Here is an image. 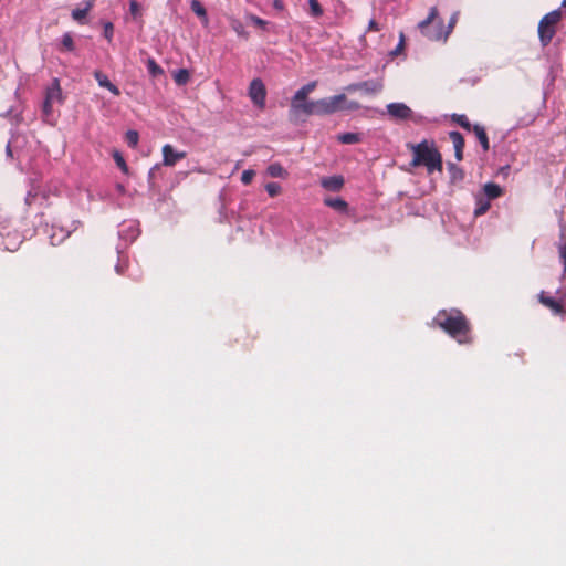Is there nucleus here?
Here are the masks:
<instances>
[{
  "label": "nucleus",
  "mask_w": 566,
  "mask_h": 566,
  "mask_svg": "<svg viewBox=\"0 0 566 566\" xmlns=\"http://www.w3.org/2000/svg\"><path fill=\"white\" fill-rule=\"evenodd\" d=\"M438 18V9L432 7L429 11L428 17L418 23V29L427 39L431 41H446V34H443V21L439 20L433 28H431V23H433Z\"/></svg>",
  "instance_id": "obj_3"
},
{
  "label": "nucleus",
  "mask_w": 566,
  "mask_h": 566,
  "mask_svg": "<svg viewBox=\"0 0 566 566\" xmlns=\"http://www.w3.org/2000/svg\"><path fill=\"white\" fill-rule=\"evenodd\" d=\"M14 229H11L9 226H1L0 224V237L4 239L8 234V231H13Z\"/></svg>",
  "instance_id": "obj_46"
},
{
  "label": "nucleus",
  "mask_w": 566,
  "mask_h": 566,
  "mask_svg": "<svg viewBox=\"0 0 566 566\" xmlns=\"http://www.w3.org/2000/svg\"><path fill=\"white\" fill-rule=\"evenodd\" d=\"M71 231H72V230H66V231H65V234H63L62 239H64V238L69 237V235L71 234Z\"/></svg>",
  "instance_id": "obj_52"
},
{
  "label": "nucleus",
  "mask_w": 566,
  "mask_h": 566,
  "mask_svg": "<svg viewBox=\"0 0 566 566\" xmlns=\"http://www.w3.org/2000/svg\"><path fill=\"white\" fill-rule=\"evenodd\" d=\"M113 158H114L116 165L118 166V168L124 174H128V166H127L124 157L122 156V154L119 151H115L114 155H113Z\"/></svg>",
  "instance_id": "obj_34"
},
{
  "label": "nucleus",
  "mask_w": 566,
  "mask_h": 566,
  "mask_svg": "<svg viewBox=\"0 0 566 566\" xmlns=\"http://www.w3.org/2000/svg\"><path fill=\"white\" fill-rule=\"evenodd\" d=\"M22 243L21 234L17 231H8L7 237L3 239L2 244L8 251H15Z\"/></svg>",
  "instance_id": "obj_14"
},
{
  "label": "nucleus",
  "mask_w": 566,
  "mask_h": 566,
  "mask_svg": "<svg viewBox=\"0 0 566 566\" xmlns=\"http://www.w3.org/2000/svg\"><path fill=\"white\" fill-rule=\"evenodd\" d=\"M249 96L254 105L264 107L266 88L261 78H253L249 86Z\"/></svg>",
  "instance_id": "obj_7"
},
{
  "label": "nucleus",
  "mask_w": 566,
  "mask_h": 566,
  "mask_svg": "<svg viewBox=\"0 0 566 566\" xmlns=\"http://www.w3.org/2000/svg\"><path fill=\"white\" fill-rule=\"evenodd\" d=\"M560 19H562V11L559 9H557V10H553V11L548 12L547 14H545L541 19V22L545 23V25L548 24V25L556 28V25L560 21Z\"/></svg>",
  "instance_id": "obj_22"
},
{
  "label": "nucleus",
  "mask_w": 566,
  "mask_h": 566,
  "mask_svg": "<svg viewBox=\"0 0 566 566\" xmlns=\"http://www.w3.org/2000/svg\"><path fill=\"white\" fill-rule=\"evenodd\" d=\"M489 209H490V200H488L486 198H484L482 196L476 197L474 216H476V217L482 216V214L486 213V211Z\"/></svg>",
  "instance_id": "obj_24"
},
{
  "label": "nucleus",
  "mask_w": 566,
  "mask_h": 566,
  "mask_svg": "<svg viewBox=\"0 0 566 566\" xmlns=\"http://www.w3.org/2000/svg\"><path fill=\"white\" fill-rule=\"evenodd\" d=\"M93 6L94 0H88L83 9L77 8L72 11V18L76 21L83 20L87 15L88 11L93 8Z\"/></svg>",
  "instance_id": "obj_26"
},
{
  "label": "nucleus",
  "mask_w": 566,
  "mask_h": 566,
  "mask_svg": "<svg viewBox=\"0 0 566 566\" xmlns=\"http://www.w3.org/2000/svg\"><path fill=\"white\" fill-rule=\"evenodd\" d=\"M317 115L316 101H291L289 118L292 123L304 122V117Z\"/></svg>",
  "instance_id": "obj_4"
},
{
  "label": "nucleus",
  "mask_w": 566,
  "mask_h": 566,
  "mask_svg": "<svg viewBox=\"0 0 566 566\" xmlns=\"http://www.w3.org/2000/svg\"><path fill=\"white\" fill-rule=\"evenodd\" d=\"M147 70L153 77H158L164 74L163 67L151 57L147 60Z\"/></svg>",
  "instance_id": "obj_30"
},
{
  "label": "nucleus",
  "mask_w": 566,
  "mask_h": 566,
  "mask_svg": "<svg viewBox=\"0 0 566 566\" xmlns=\"http://www.w3.org/2000/svg\"><path fill=\"white\" fill-rule=\"evenodd\" d=\"M266 171L273 178H283L287 175L286 170L279 163L271 164Z\"/></svg>",
  "instance_id": "obj_27"
},
{
  "label": "nucleus",
  "mask_w": 566,
  "mask_h": 566,
  "mask_svg": "<svg viewBox=\"0 0 566 566\" xmlns=\"http://www.w3.org/2000/svg\"><path fill=\"white\" fill-rule=\"evenodd\" d=\"M114 32V25L112 22H106L104 24V36L111 41Z\"/></svg>",
  "instance_id": "obj_43"
},
{
  "label": "nucleus",
  "mask_w": 566,
  "mask_h": 566,
  "mask_svg": "<svg viewBox=\"0 0 566 566\" xmlns=\"http://www.w3.org/2000/svg\"><path fill=\"white\" fill-rule=\"evenodd\" d=\"M346 101L345 94H338L316 101L317 115H331L339 111V103Z\"/></svg>",
  "instance_id": "obj_5"
},
{
  "label": "nucleus",
  "mask_w": 566,
  "mask_h": 566,
  "mask_svg": "<svg viewBox=\"0 0 566 566\" xmlns=\"http://www.w3.org/2000/svg\"><path fill=\"white\" fill-rule=\"evenodd\" d=\"M538 38L542 46H547L556 34V28L539 21L538 23Z\"/></svg>",
  "instance_id": "obj_10"
},
{
  "label": "nucleus",
  "mask_w": 566,
  "mask_h": 566,
  "mask_svg": "<svg viewBox=\"0 0 566 566\" xmlns=\"http://www.w3.org/2000/svg\"><path fill=\"white\" fill-rule=\"evenodd\" d=\"M254 175H255V172L251 169L244 170L241 175V181L244 185H249L252 181Z\"/></svg>",
  "instance_id": "obj_41"
},
{
  "label": "nucleus",
  "mask_w": 566,
  "mask_h": 566,
  "mask_svg": "<svg viewBox=\"0 0 566 566\" xmlns=\"http://www.w3.org/2000/svg\"><path fill=\"white\" fill-rule=\"evenodd\" d=\"M449 138L451 139L454 147V157L458 161L463 159V148H464V138L461 133L457 130H452L449 133Z\"/></svg>",
  "instance_id": "obj_11"
},
{
  "label": "nucleus",
  "mask_w": 566,
  "mask_h": 566,
  "mask_svg": "<svg viewBox=\"0 0 566 566\" xmlns=\"http://www.w3.org/2000/svg\"><path fill=\"white\" fill-rule=\"evenodd\" d=\"M190 8L198 17L207 18V11L199 0H192Z\"/></svg>",
  "instance_id": "obj_33"
},
{
  "label": "nucleus",
  "mask_w": 566,
  "mask_h": 566,
  "mask_svg": "<svg viewBox=\"0 0 566 566\" xmlns=\"http://www.w3.org/2000/svg\"><path fill=\"white\" fill-rule=\"evenodd\" d=\"M94 77L101 87L107 88L115 96H118L120 94L119 88L115 84H113L107 77V75L104 74L102 71L96 70L94 72Z\"/></svg>",
  "instance_id": "obj_13"
},
{
  "label": "nucleus",
  "mask_w": 566,
  "mask_h": 566,
  "mask_svg": "<svg viewBox=\"0 0 566 566\" xmlns=\"http://www.w3.org/2000/svg\"><path fill=\"white\" fill-rule=\"evenodd\" d=\"M452 120L460 125L463 129L471 132L473 129V125L469 122L468 117L463 114H453L451 116Z\"/></svg>",
  "instance_id": "obj_29"
},
{
  "label": "nucleus",
  "mask_w": 566,
  "mask_h": 566,
  "mask_svg": "<svg viewBox=\"0 0 566 566\" xmlns=\"http://www.w3.org/2000/svg\"><path fill=\"white\" fill-rule=\"evenodd\" d=\"M451 182L461 181L464 178V171L458 165L448 163Z\"/></svg>",
  "instance_id": "obj_25"
},
{
  "label": "nucleus",
  "mask_w": 566,
  "mask_h": 566,
  "mask_svg": "<svg viewBox=\"0 0 566 566\" xmlns=\"http://www.w3.org/2000/svg\"><path fill=\"white\" fill-rule=\"evenodd\" d=\"M473 133L475 134L479 143L481 144L484 151L490 149L489 138L485 132V128L480 124L473 125Z\"/></svg>",
  "instance_id": "obj_17"
},
{
  "label": "nucleus",
  "mask_w": 566,
  "mask_h": 566,
  "mask_svg": "<svg viewBox=\"0 0 566 566\" xmlns=\"http://www.w3.org/2000/svg\"><path fill=\"white\" fill-rule=\"evenodd\" d=\"M538 301L541 304L548 307L554 314H564V306L552 296L546 295L545 292H541L538 294Z\"/></svg>",
  "instance_id": "obj_12"
},
{
  "label": "nucleus",
  "mask_w": 566,
  "mask_h": 566,
  "mask_svg": "<svg viewBox=\"0 0 566 566\" xmlns=\"http://www.w3.org/2000/svg\"><path fill=\"white\" fill-rule=\"evenodd\" d=\"M368 30L369 31H378L379 30L378 24L375 20L369 21Z\"/></svg>",
  "instance_id": "obj_48"
},
{
  "label": "nucleus",
  "mask_w": 566,
  "mask_h": 566,
  "mask_svg": "<svg viewBox=\"0 0 566 566\" xmlns=\"http://www.w3.org/2000/svg\"><path fill=\"white\" fill-rule=\"evenodd\" d=\"M115 270L118 274L124 273V266L119 263L115 266Z\"/></svg>",
  "instance_id": "obj_49"
},
{
  "label": "nucleus",
  "mask_w": 566,
  "mask_h": 566,
  "mask_svg": "<svg viewBox=\"0 0 566 566\" xmlns=\"http://www.w3.org/2000/svg\"><path fill=\"white\" fill-rule=\"evenodd\" d=\"M311 13L313 17H321L323 14L322 6L317 0H308Z\"/></svg>",
  "instance_id": "obj_36"
},
{
  "label": "nucleus",
  "mask_w": 566,
  "mask_h": 566,
  "mask_svg": "<svg viewBox=\"0 0 566 566\" xmlns=\"http://www.w3.org/2000/svg\"><path fill=\"white\" fill-rule=\"evenodd\" d=\"M52 104L53 102L45 98L42 105V112L45 117H49L52 114Z\"/></svg>",
  "instance_id": "obj_42"
},
{
  "label": "nucleus",
  "mask_w": 566,
  "mask_h": 566,
  "mask_svg": "<svg viewBox=\"0 0 566 566\" xmlns=\"http://www.w3.org/2000/svg\"><path fill=\"white\" fill-rule=\"evenodd\" d=\"M403 42H405L403 34H400V41H399L397 48L391 52L392 55H397L400 52V50H402Z\"/></svg>",
  "instance_id": "obj_45"
},
{
  "label": "nucleus",
  "mask_w": 566,
  "mask_h": 566,
  "mask_svg": "<svg viewBox=\"0 0 566 566\" xmlns=\"http://www.w3.org/2000/svg\"><path fill=\"white\" fill-rule=\"evenodd\" d=\"M560 262L563 264V273L566 275V232H560V241L557 244Z\"/></svg>",
  "instance_id": "obj_21"
},
{
  "label": "nucleus",
  "mask_w": 566,
  "mask_h": 566,
  "mask_svg": "<svg viewBox=\"0 0 566 566\" xmlns=\"http://www.w3.org/2000/svg\"><path fill=\"white\" fill-rule=\"evenodd\" d=\"M265 190L270 197H275L281 192L282 188L277 182H269L265 185Z\"/></svg>",
  "instance_id": "obj_37"
},
{
  "label": "nucleus",
  "mask_w": 566,
  "mask_h": 566,
  "mask_svg": "<svg viewBox=\"0 0 566 566\" xmlns=\"http://www.w3.org/2000/svg\"><path fill=\"white\" fill-rule=\"evenodd\" d=\"M273 7L276 10H283L284 9V3H283L282 0H273Z\"/></svg>",
  "instance_id": "obj_47"
},
{
  "label": "nucleus",
  "mask_w": 566,
  "mask_h": 566,
  "mask_svg": "<svg viewBox=\"0 0 566 566\" xmlns=\"http://www.w3.org/2000/svg\"><path fill=\"white\" fill-rule=\"evenodd\" d=\"M484 195L488 200L490 199H496L502 195V188L494 182H488L483 187Z\"/></svg>",
  "instance_id": "obj_19"
},
{
  "label": "nucleus",
  "mask_w": 566,
  "mask_h": 566,
  "mask_svg": "<svg viewBox=\"0 0 566 566\" xmlns=\"http://www.w3.org/2000/svg\"><path fill=\"white\" fill-rule=\"evenodd\" d=\"M408 148L412 151V167L424 166L428 174L433 171H442V156L437 149L434 142L427 139L419 144H408Z\"/></svg>",
  "instance_id": "obj_2"
},
{
  "label": "nucleus",
  "mask_w": 566,
  "mask_h": 566,
  "mask_svg": "<svg viewBox=\"0 0 566 566\" xmlns=\"http://www.w3.org/2000/svg\"><path fill=\"white\" fill-rule=\"evenodd\" d=\"M457 21H458V12H454L450 18L447 29L443 28V34H446V40L448 39L449 34L452 32Z\"/></svg>",
  "instance_id": "obj_40"
},
{
  "label": "nucleus",
  "mask_w": 566,
  "mask_h": 566,
  "mask_svg": "<svg viewBox=\"0 0 566 566\" xmlns=\"http://www.w3.org/2000/svg\"><path fill=\"white\" fill-rule=\"evenodd\" d=\"M432 323L459 344L472 343L471 324L460 310H441L437 313Z\"/></svg>",
  "instance_id": "obj_1"
},
{
  "label": "nucleus",
  "mask_w": 566,
  "mask_h": 566,
  "mask_svg": "<svg viewBox=\"0 0 566 566\" xmlns=\"http://www.w3.org/2000/svg\"><path fill=\"white\" fill-rule=\"evenodd\" d=\"M157 168V166H155L154 168L150 169L149 171V178H153L154 176V170Z\"/></svg>",
  "instance_id": "obj_51"
},
{
  "label": "nucleus",
  "mask_w": 566,
  "mask_h": 566,
  "mask_svg": "<svg viewBox=\"0 0 566 566\" xmlns=\"http://www.w3.org/2000/svg\"><path fill=\"white\" fill-rule=\"evenodd\" d=\"M190 78L189 71L186 69H179L174 73L175 83L179 86L186 85Z\"/></svg>",
  "instance_id": "obj_28"
},
{
  "label": "nucleus",
  "mask_w": 566,
  "mask_h": 566,
  "mask_svg": "<svg viewBox=\"0 0 566 566\" xmlns=\"http://www.w3.org/2000/svg\"><path fill=\"white\" fill-rule=\"evenodd\" d=\"M248 19L258 28H261L262 30H265L269 22L259 18L258 15H254V14H249L248 15Z\"/></svg>",
  "instance_id": "obj_38"
},
{
  "label": "nucleus",
  "mask_w": 566,
  "mask_h": 566,
  "mask_svg": "<svg viewBox=\"0 0 566 566\" xmlns=\"http://www.w3.org/2000/svg\"><path fill=\"white\" fill-rule=\"evenodd\" d=\"M139 140V134L137 130L129 129L125 134V142L130 148H135Z\"/></svg>",
  "instance_id": "obj_31"
},
{
  "label": "nucleus",
  "mask_w": 566,
  "mask_h": 566,
  "mask_svg": "<svg viewBox=\"0 0 566 566\" xmlns=\"http://www.w3.org/2000/svg\"><path fill=\"white\" fill-rule=\"evenodd\" d=\"M316 87V82H310L297 90L292 97V101L303 102L307 99L308 94Z\"/></svg>",
  "instance_id": "obj_18"
},
{
  "label": "nucleus",
  "mask_w": 566,
  "mask_h": 566,
  "mask_svg": "<svg viewBox=\"0 0 566 566\" xmlns=\"http://www.w3.org/2000/svg\"><path fill=\"white\" fill-rule=\"evenodd\" d=\"M231 25H232L233 31L239 36L248 38L249 34H248V32L245 31L243 24L240 21L234 20Z\"/></svg>",
  "instance_id": "obj_39"
},
{
  "label": "nucleus",
  "mask_w": 566,
  "mask_h": 566,
  "mask_svg": "<svg viewBox=\"0 0 566 566\" xmlns=\"http://www.w3.org/2000/svg\"><path fill=\"white\" fill-rule=\"evenodd\" d=\"M163 164L167 167H172L178 160L186 157V151H177L171 145H164L163 149Z\"/></svg>",
  "instance_id": "obj_9"
},
{
  "label": "nucleus",
  "mask_w": 566,
  "mask_h": 566,
  "mask_svg": "<svg viewBox=\"0 0 566 566\" xmlns=\"http://www.w3.org/2000/svg\"><path fill=\"white\" fill-rule=\"evenodd\" d=\"M337 140L345 145H353L361 142V135L358 133H343L337 135Z\"/></svg>",
  "instance_id": "obj_23"
},
{
  "label": "nucleus",
  "mask_w": 566,
  "mask_h": 566,
  "mask_svg": "<svg viewBox=\"0 0 566 566\" xmlns=\"http://www.w3.org/2000/svg\"><path fill=\"white\" fill-rule=\"evenodd\" d=\"M562 6L566 7V0H563Z\"/></svg>",
  "instance_id": "obj_53"
},
{
  "label": "nucleus",
  "mask_w": 566,
  "mask_h": 566,
  "mask_svg": "<svg viewBox=\"0 0 566 566\" xmlns=\"http://www.w3.org/2000/svg\"><path fill=\"white\" fill-rule=\"evenodd\" d=\"M6 153H7V155H8V156H10V157L12 156V149H11L10 144H8V145H7V147H6Z\"/></svg>",
  "instance_id": "obj_50"
},
{
  "label": "nucleus",
  "mask_w": 566,
  "mask_h": 566,
  "mask_svg": "<svg viewBox=\"0 0 566 566\" xmlns=\"http://www.w3.org/2000/svg\"><path fill=\"white\" fill-rule=\"evenodd\" d=\"M384 84L381 80H368L358 83L348 84L345 87V91L348 93H353L356 91H361L367 95H374L382 91Z\"/></svg>",
  "instance_id": "obj_6"
},
{
  "label": "nucleus",
  "mask_w": 566,
  "mask_h": 566,
  "mask_svg": "<svg viewBox=\"0 0 566 566\" xmlns=\"http://www.w3.org/2000/svg\"><path fill=\"white\" fill-rule=\"evenodd\" d=\"M360 108V104L356 101H348L346 98L345 102L339 103V111H356Z\"/></svg>",
  "instance_id": "obj_35"
},
{
  "label": "nucleus",
  "mask_w": 566,
  "mask_h": 566,
  "mask_svg": "<svg viewBox=\"0 0 566 566\" xmlns=\"http://www.w3.org/2000/svg\"><path fill=\"white\" fill-rule=\"evenodd\" d=\"M45 98L52 101L53 103L63 102L62 90L60 86V81L57 78H54L51 85L46 88Z\"/></svg>",
  "instance_id": "obj_16"
},
{
  "label": "nucleus",
  "mask_w": 566,
  "mask_h": 566,
  "mask_svg": "<svg viewBox=\"0 0 566 566\" xmlns=\"http://www.w3.org/2000/svg\"><path fill=\"white\" fill-rule=\"evenodd\" d=\"M324 203L339 212H346L348 209L347 202L342 198H326Z\"/></svg>",
  "instance_id": "obj_20"
},
{
  "label": "nucleus",
  "mask_w": 566,
  "mask_h": 566,
  "mask_svg": "<svg viewBox=\"0 0 566 566\" xmlns=\"http://www.w3.org/2000/svg\"><path fill=\"white\" fill-rule=\"evenodd\" d=\"M139 3L136 0H132L129 2V11L133 17H137L139 14Z\"/></svg>",
  "instance_id": "obj_44"
},
{
  "label": "nucleus",
  "mask_w": 566,
  "mask_h": 566,
  "mask_svg": "<svg viewBox=\"0 0 566 566\" xmlns=\"http://www.w3.org/2000/svg\"><path fill=\"white\" fill-rule=\"evenodd\" d=\"M321 185L326 190L339 191L344 186V178L338 175L325 177L321 180Z\"/></svg>",
  "instance_id": "obj_15"
},
{
  "label": "nucleus",
  "mask_w": 566,
  "mask_h": 566,
  "mask_svg": "<svg viewBox=\"0 0 566 566\" xmlns=\"http://www.w3.org/2000/svg\"><path fill=\"white\" fill-rule=\"evenodd\" d=\"M387 112L395 119L406 120L412 118L411 108L403 103L388 104Z\"/></svg>",
  "instance_id": "obj_8"
},
{
  "label": "nucleus",
  "mask_w": 566,
  "mask_h": 566,
  "mask_svg": "<svg viewBox=\"0 0 566 566\" xmlns=\"http://www.w3.org/2000/svg\"><path fill=\"white\" fill-rule=\"evenodd\" d=\"M61 44H62L63 50H65L67 52H73L75 49L73 38H72L71 33H69V32L63 34Z\"/></svg>",
  "instance_id": "obj_32"
}]
</instances>
